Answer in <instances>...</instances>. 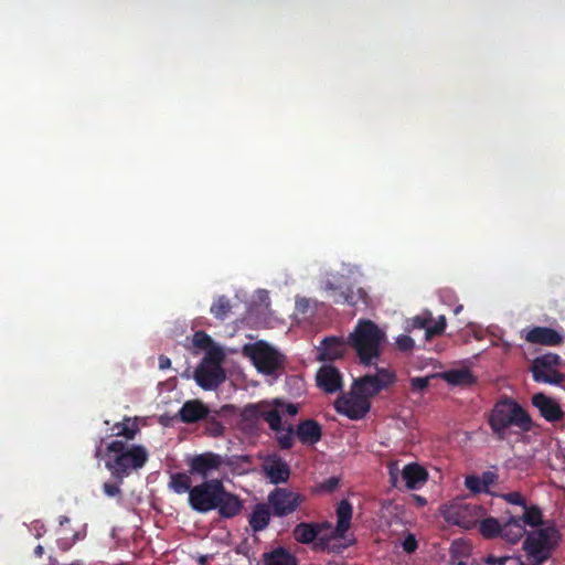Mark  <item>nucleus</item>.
I'll use <instances>...</instances> for the list:
<instances>
[{
    "label": "nucleus",
    "instance_id": "1",
    "mask_svg": "<svg viewBox=\"0 0 565 565\" xmlns=\"http://www.w3.org/2000/svg\"><path fill=\"white\" fill-rule=\"evenodd\" d=\"M189 505L199 513L216 510L223 519L241 514L244 502L235 493L225 489L221 479L204 480L193 487L188 497Z\"/></svg>",
    "mask_w": 565,
    "mask_h": 565
},
{
    "label": "nucleus",
    "instance_id": "2",
    "mask_svg": "<svg viewBox=\"0 0 565 565\" xmlns=\"http://www.w3.org/2000/svg\"><path fill=\"white\" fill-rule=\"evenodd\" d=\"M487 422L498 440H505L511 427H518L522 433H529L534 427L527 411L509 396H502L495 402Z\"/></svg>",
    "mask_w": 565,
    "mask_h": 565
},
{
    "label": "nucleus",
    "instance_id": "3",
    "mask_svg": "<svg viewBox=\"0 0 565 565\" xmlns=\"http://www.w3.org/2000/svg\"><path fill=\"white\" fill-rule=\"evenodd\" d=\"M148 459L149 452L142 445L116 439L106 446L105 467L119 482H122L134 471L143 468Z\"/></svg>",
    "mask_w": 565,
    "mask_h": 565
},
{
    "label": "nucleus",
    "instance_id": "4",
    "mask_svg": "<svg viewBox=\"0 0 565 565\" xmlns=\"http://www.w3.org/2000/svg\"><path fill=\"white\" fill-rule=\"evenodd\" d=\"M386 334L372 320L361 319L348 338V343L354 349L361 364L372 365L380 358Z\"/></svg>",
    "mask_w": 565,
    "mask_h": 565
},
{
    "label": "nucleus",
    "instance_id": "5",
    "mask_svg": "<svg viewBox=\"0 0 565 565\" xmlns=\"http://www.w3.org/2000/svg\"><path fill=\"white\" fill-rule=\"evenodd\" d=\"M559 540L561 534L555 526H544L526 534L523 550L532 564L541 565L552 556Z\"/></svg>",
    "mask_w": 565,
    "mask_h": 565
},
{
    "label": "nucleus",
    "instance_id": "6",
    "mask_svg": "<svg viewBox=\"0 0 565 565\" xmlns=\"http://www.w3.org/2000/svg\"><path fill=\"white\" fill-rule=\"evenodd\" d=\"M562 358L556 353H545L536 356L530 366L533 381L551 385H561L565 375L558 371Z\"/></svg>",
    "mask_w": 565,
    "mask_h": 565
},
{
    "label": "nucleus",
    "instance_id": "7",
    "mask_svg": "<svg viewBox=\"0 0 565 565\" xmlns=\"http://www.w3.org/2000/svg\"><path fill=\"white\" fill-rule=\"evenodd\" d=\"M306 501V497L288 488L276 487L268 497L267 502L274 516L284 518L292 514Z\"/></svg>",
    "mask_w": 565,
    "mask_h": 565
},
{
    "label": "nucleus",
    "instance_id": "8",
    "mask_svg": "<svg viewBox=\"0 0 565 565\" xmlns=\"http://www.w3.org/2000/svg\"><path fill=\"white\" fill-rule=\"evenodd\" d=\"M256 369L267 375L274 374L281 369L285 358L273 347L265 342H257L245 349Z\"/></svg>",
    "mask_w": 565,
    "mask_h": 565
},
{
    "label": "nucleus",
    "instance_id": "9",
    "mask_svg": "<svg viewBox=\"0 0 565 565\" xmlns=\"http://www.w3.org/2000/svg\"><path fill=\"white\" fill-rule=\"evenodd\" d=\"M395 381V375L387 369H377L375 374L359 377L353 383V390L369 399L388 387Z\"/></svg>",
    "mask_w": 565,
    "mask_h": 565
},
{
    "label": "nucleus",
    "instance_id": "10",
    "mask_svg": "<svg viewBox=\"0 0 565 565\" xmlns=\"http://www.w3.org/2000/svg\"><path fill=\"white\" fill-rule=\"evenodd\" d=\"M189 473L199 476L204 480H210L209 477L221 469L222 466L227 465L225 458L213 451H205L200 455L190 457L186 460Z\"/></svg>",
    "mask_w": 565,
    "mask_h": 565
},
{
    "label": "nucleus",
    "instance_id": "11",
    "mask_svg": "<svg viewBox=\"0 0 565 565\" xmlns=\"http://www.w3.org/2000/svg\"><path fill=\"white\" fill-rule=\"evenodd\" d=\"M334 408L339 414L345 415L352 420H359L369 413L371 403L366 396L354 391L349 395L341 394L334 402Z\"/></svg>",
    "mask_w": 565,
    "mask_h": 565
},
{
    "label": "nucleus",
    "instance_id": "12",
    "mask_svg": "<svg viewBox=\"0 0 565 565\" xmlns=\"http://www.w3.org/2000/svg\"><path fill=\"white\" fill-rule=\"evenodd\" d=\"M326 290L337 305L356 306L360 301H364L366 297V292L362 288H355L352 285H337L332 281H327Z\"/></svg>",
    "mask_w": 565,
    "mask_h": 565
},
{
    "label": "nucleus",
    "instance_id": "13",
    "mask_svg": "<svg viewBox=\"0 0 565 565\" xmlns=\"http://www.w3.org/2000/svg\"><path fill=\"white\" fill-rule=\"evenodd\" d=\"M262 470L273 484L287 483L291 475L289 465L277 454H270L264 458Z\"/></svg>",
    "mask_w": 565,
    "mask_h": 565
},
{
    "label": "nucleus",
    "instance_id": "14",
    "mask_svg": "<svg viewBox=\"0 0 565 565\" xmlns=\"http://www.w3.org/2000/svg\"><path fill=\"white\" fill-rule=\"evenodd\" d=\"M481 507L478 504L461 503L451 507L448 520L463 529L473 527L480 516Z\"/></svg>",
    "mask_w": 565,
    "mask_h": 565
},
{
    "label": "nucleus",
    "instance_id": "15",
    "mask_svg": "<svg viewBox=\"0 0 565 565\" xmlns=\"http://www.w3.org/2000/svg\"><path fill=\"white\" fill-rule=\"evenodd\" d=\"M524 332V340L532 344L558 347L565 341L564 333L550 327H533Z\"/></svg>",
    "mask_w": 565,
    "mask_h": 565
},
{
    "label": "nucleus",
    "instance_id": "16",
    "mask_svg": "<svg viewBox=\"0 0 565 565\" xmlns=\"http://www.w3.org/2000/svg\"><path fill=\"white\" fill-rule=\"evenodd\" d=\"M531 403L548 423H556L564 418V411L561 405L543 392L534 394L531 397Z\"/></svg>",
    "mask_w": 565,
    "mask_h": 565
},
{
    "label": "nucleus",
    "instance_id": "17",
    "mask_svg": "<svg viewBox=\"0 0 565 565\" xmlns=\"http://www.w3.org/2000/svg\"><path fill=\"white\" fill-rule=\"evenodd\" d=\"M348 341L340 337H326L317 347V360L321 362H332L344 356Z\"/></svg>",
    "mask_w": 565,
    "mask_h": 565
},
{
    "label": "nucleus",
    "instance_id": "18",
    "mask_svg": "<svg viewBox=\"0 0 565 565\" xmlns=\"http://www.w3.org/2000/svg\"><path fill=\"white\" fill-rule=\"evenodd\" d=\"M194 379L203 390H214L225 381V372L220 364L201 365L195 370Z\"/></svg>",
    "mask_w": 565,
    "mask_h": 565
},
{
    "label": "nucleus",
    "instance_id": "19",
    "mask_svg": "<svg viewBox=\"0 0 565 565\" xmlns=\"http://www.w3.org/2000/svg\"><path fill=\"white\" fill-rule=\"evenodd\" d=\"M317 386L327 394H333L342 388V375L333 365H322L316 375Z\"/></svg>",
    "mask_w": 565,
    "mask_h": 565
},
{
    "label": "nucleus",
    "instance_id": "20",
    "mask_svg": "<svg viewBox=\"0 0 565 565\" xmlns=\"http://www.w3.org/2000/svg\"><path fill=\"white\" fill-rule=\"evenodd\" d=\"M210 414V408L200 399L186 401L178 412L180 420L184 424H195Z\"/></svg>",
    "mask_w": 565,
    "mask_h": 565
},
{
    "label": "nucleus",
    "instance_id": "21",
    "mask_svg": "<svg viewBox=\"0 0 565 565\" xmlns=\"http://www.w3.org/2000/svg\"><path fill=\"white\" fill-rule=\"evenodd\" d=\"M296 435L303 445H316L322 437L321 425L315 419L301 420L296 429Z\"/></svg>",
    "mask_w": 565,
    "mask_h": 565
},
{
    "label": "nucleus",
    "instance_id": "22",
    "mask_svg": "<svg viewBox=\"0 0 565 565\" xmlns=\"http://www.w3.org/2000/svg\"><path fill=\"white\" fill-rule=\"evenodd\" d=\"M352 514V504L345 499L341 500L337 507L338 520L334 531L332 533V536L334 539H342L344 536V534L351 526Z\"/></svg>",
    "mask_w": 565,
    "mask_h": 565
},
{
    "label": "nucleus",
    "instance_id": "23",
    "mask_svg": "<svg viewBox=\"0 0 565 565\" xmlns=\"http://www.w3.org/2000/svg\"><path fill=\"white\" fill-rule=\"evenodd\" d=\"M271 514L268 503H257L249 515V526L255 533L264 531L269 525Z\"/></svg>",
    "mask_w": 565,
    "mask_h": 565
},
{
    "label": "nucleus",
    "instance_id": "24",
    "mask_svg": "<svg viewBox=\"0 0 565 565\" xmlns=\"http://www.w3.org/2000/svg\"><path fill=\"white\" fill-rule=\"evenodd\" d=\"M524 534L525 527L519 516H511L501 525L500 537L510 544L518 543Z\"/></svg>",
    "mask_w": 565,
    "mask_h": 565
},
{
    "label": "nucleus",
    "instance_id": "25",
    "mask_svg": "<svg viewBox=\"0 0 565 565\" xmlns=\"http://www.w3.org/2000/svg\"><path fill=\"white\" fill-rule=\"evenodd\" d=\"M402 477L405 480L407 489H417L422 483L427 480V471L417 463H408L402 471Z\"/></svg>",
    "mask_w": 565,
    "mask_h": 565
},
{
    "label": "nucleus",
    "instance_id": "26",
    "mask_svg": "<svg viewBox=\"0 0 565 565\" xmlns=\"http://www.w3.org/2000/svg\"><path fill=\"white\" fill-rule=\"evenodd\" d=\"M322 524L301 522L292 531L294 537L301 544L312 543L321 532Z\"/></svg>",
    "mask_w": 565,
    "mask_h": 565
},
{
    "label": "nucleus",
    "instance_id": "27",
    "mask_svg": "<svg viewBox=\"0 0 565 565\" xmlns=\"http://www.w3.org/2000/svg\"><path fill=\"white\" fill-rule=\"evenodd\" d=\"M264 565H298L297 557L285 547H277L263 556Z\"/></svg>",
    "mask_w": 565,
    "mask_h": 565
},
{
    "label": "nucleus",
    "instance_id": "28",
    "mask_svg": "<svg viewBox=\"0 0 565 565\" xmlns=\"http://www.w3.org/2000/svg\"><path fill=\"white\" fill-rule=\"evenodd\" d=\"M441 377L450 385L469 386L476 382V377L468 369L449 370L441 374Z\"/></svg>",
    "mask_w": 565,
    "mask_h": 565
},
{
    "label": "nucleus",
    "instance_id": "29",
    "mask_svg": "<svg viewBox=\"0 0 565 565\" xmlns=\"http://www.w3.org/2000/svg\"><path fill=\"white\" fill-rule=\"evenodd\" d=\"M191 475L188 472H174L170 476L169 488L177 494L186 493L193 489Z\"/></svg>",
    "mask_w": 565,
    "mask_h": 565
},
{
    "label": "nucleus",
    "instance_id": "30",
    "mask_svg": "<svg viewBox=\"0 0 565 565\" xmlns=\"http://www.w3.org/2000/svg\"><path fill=\"white\" fill-rule=\"evenodd\" d=\"M113 430L115 431V436L126 438V441L135 439L136 435L139 433L140 428L136 422L130 417H125L121 423H117L114 425Z\"/></svg>",
    "mask_w": 565,
    "mask_h": 565
},
{
    "label": "nucleus",
    "instance_id": "31",
    "mask_svg": "<svg viewBox=\"0 0 565 565\" xmlns=\"http://www.w3.org/2000/svg\"><path fill=\"white\" fill-rule=\"evenodd\" d=\"M232 305L226 296H218L212 303L210 312L214 318L224 321L231 312Z\"/></svg>",
    "mask_w": 565,
    "mask_h": 565
},
{
    "label": "nucleus",
    "instance_id": "32",
    "mask_svg": "<svg viewBox=\"0 0 565 565\" xmlns=\"http://www.w3.org/2000/svg\"><path fill=\"white\" fill-rule=\"evenodd\" d=\"M501 523L492 516L483 519L479 524V532L486 539H495L501 534Z\"/></svg>",
    "mask_w": 565,
    "mask_h": 565
},
{
    "label": "nucleus",
    "instance_id": "33",
    "mask_svg": "<svg viewBox=\"0 0 565 565\" xmlns=\"http://www.w3.org/2000/svg\"><path fill=\"white\" fill-rule=\"evenodd\" d=\"M203 420L205 423V434H207L209 436L220 437L224 434V425L218 419L217 412L210 411V414L205 418H203Z\"/></svg>",
    "mask_w": 565,
    "mask_h": 565
},
{
    "label": "nucleus",
    "instance_id": "34",
    "mask_svg": "<svg viewBox=\"0 0 565 565\" xmlns=\"http://www.w3.org/2000/svg\"><path fill=\"white\" fill-rule=\"evenodd\" d=\"M523 515L522 516H519L521 520H522V524L525 525H530L532 527H535V526H539L542 524V511L539 507L536 505H531V507H527L525 504V507H523Z\"/></svg>",
    "mask_w": 565,
    "mask_h": 565
},
{
    "label": "nucleus",
    "instance_id": "35",
    "mask_svg": "<svg viewBox=\"0 0 565 565\" xmlns=\"http://www.w3.org/2000/svg\"><path fill=\"white\" fill-rule=\"evenodd\" d=\"M263 411L260 404H247L242 409L241 416L244 422L255 424L263 417Z\"/></svg>",
    "mask_w": 565,
    "mask_h": 565
},
{
    "label": "nucleus",
    "instance_id": "36",
    "mask_svg": "<svg viewBox=\"0 0 565 565\" xmlns=\"http://www.w3.org/2000/svg\"><path fill=\"white\" fill-rule=\"evenodd\" d=\"M262 418L269 425L271 430H281V416L277 409H264Z\"/></svg>",
    "mask_w": 565,
    "mask_h": 565
},
{
    "label": "nucleus",
    "instance_id": "37",
    "mask_svg": "<svg viewBox=\"0 0 565 565\" xmlns=\"http://www.w3.org/2000/svg\"><path fill=\"white\" fill-rule=\"evenodd\" d=\"M277 443L281 449L288 450L294 446V435L295 431L291 426H289L285 431H277Z\"/></svg>",
    "mask_w": 565,
    "mask_h": 565
},
{
    "label": "nucleus",
    "instance_id": "38",
    "mask_svg": "<svg viewBox=\"0 0 565 565\" xmlns=\"http://www.w3.org/2000/svg\"><path fill=\"white\" fill-rule=\"evenodd\" d=\"M446 329V318L440 316L434 324L426 328V339L429 340L434 337L440 335Z\"/></svg>",
    "mask_w": 565,
    "mask_h": 565
},
{
    "label": "nucleus",
    "instance_id": "39",
    "mask_svg": "<svg viewBox=\"0 0 565 565\" xmlns=\"http://www.w3.org/2000/svg\"><path fill=\"white\" fill-rule=\"evenodd\" d=\"M213 344L212 338L204 331H196L193 334V345L198 349L207 350Z\"/></svg>",
    "mask_w": 565,
    "mask_h": 565
},
{
    "label": "nucleus",
    "instance_id": "40",
    "mask_svg": "<svg viewBox=\"0 0 565 565\" xmlns=\"http://www.w3.org/2000/svg\"><path fill=\"white\" fill-rule=\"evenodd\" d=\"M465 486L473 493L486 492L482 480L478 476H468L465 479Z\"/></svg>",
    "mask_w": 565,
    "mask_h": 565
},
{
    "label": "nucleus",
    "instance_id": "41",
    "mask_svg": "<svg viewBox=\"0 0 565 565\" xmlns=\"http://www.w3.org/2000/svg\"><path fill=\"white\" fill-rule=\"evenodd\" d=\"M114 482H105L103 484V491L107 497L115 498L121 495L120 484L118 480L114 479Z\"/></svg>",
    "mask_w": 565,
    "mask_h": 565
},
{
    "label": "nucleus",
    "instance_id": "42",
    "mask_svg": "<svg viewBox=\"0 0 565 565\" xmlns=\"http://www.w3.org/2000/svg\"><path fill=\"white\" fill-rule=\"evenodd\" d=\"M501 498L511 504L520 505L522 508L526 504L525 498L518 491L503 493L501 494Z\"/></svg>",
    "mask_w": 565,
    "mask_h": 565
},
{
    "label": "nucleus",
    "instance_id": "43",
    "mask_svg": "<svg viewBox=\"0 0 565 565\" xmlns=\"http://www.w3.org/2000/svg\"><path fill=\"white\" fill-rule=\"evenodd\" d=\"M396 345L399 351L408 352L414 348V340L409 335L402 334L397 337Z\"/></svg>",
    "mask_w": 565,
    "mask_h": 565
},
{
    "label": "nucleus",
    "instance_id": "44",
    "mask_svg": "<svg viewBox=\"0 0 565 565\" xmlns=\"http://www.w3.org/2000/svg\"><path fill=\"white\" fill-rule=\"evenodd\" d=\"M402 547L408 554L414 553L418 547V543H417L415 535L412 533H408L406 535V537L404 539V541L402 542Z\"/></svg>",
    "mask_w": 565,
    "mask_h": 565
},
{
    "label": "nucleus",
    "instance_id": "45",
    "mask_svg": "<svg viewBox=\"0 0 565 565\" xmlns=\"http://www.w3.org/2000/svg\"><path fill=\"white\" fill-rule=\"evenodd\" d=\"M480 479L482 480V486H483L486 492H488L489 487L494 484L495 481L498 480V475L493 471L488 470L481 475Z\"/></svg>",
    "mask_w": 565,
    "mask_h": 565
},
{
    "label": "nucleus",
    "instance_id": "46",
    "mask_svg": "<svg viewBox=\"0 0 565 565\" xmlns=\"http://www.w3.org/2000/svg\"><path fill=\"white\" fill-rule=\"evenodd\" d=\"M29 530H30V532L33 533V535L36 539L42 537L46 532L45 525L40 520H34L33 522H31Z\"/></svg>",
    "mask_w": 565,
    "mask_h": 565
},
{
    "label": "nucleus",
    "instance_id": "47",
    "mask_svg": "<svg viewBox=\"0 0 565 565\" xmlns=\"http://www.w3.org/2000/svg\"><path fill=\"white\" fill-rule=\"evenodd\" d=\"M429 385V377H413L411 380V386L414 391H423Z\"/></svg>",
    "mask_w": 565,
    "mask_h": 565
},
{
    "label": "nucleus",
    "instance_id": "48",
    "mask_svg": "<svg viewBox=\"0 0 565 565\" xmlns=\"http://www.w3.org/2000/svg\"><path fill=\"white\" fill-rule=\"evenodd\" d=\"M509 559H510L509 556L497 557L493 555H489V556H487L484 562L487 565H505Z\"/></svg>",
    "mask_w": 565,
    "mask_h": 565
},
{
    "label": "nucleus",
    "instance_id": "49",
    "mask_svg": "<svg viewBox=\"0 0 565 565\" xmlns=\"http://www.w3.org/2000/svg\"><path fill=\"white\" fill-rule=\"evenodd\" d=\"M338 484H339V479L335 477H331L321 483V489L331 492V491L335 490Z\"/></svg>",
    "mask_w": 565,
    "mask_h": 565
},
{
    "label": "nucleus",
    "instance_id": "50",
    "mask_svg": "<svg viewBox=\"0 0 565 565\" xmlns=\"http://www.w3.org/2000/svg\"><path fill=\"white\" fill-rule=\"evenodd\" d=\"M428 323H429V319L419 317V316L415 317L412 321V324L414 328L425 329V330L428 327Z\"/></svg>",
    "mask_w": 565,
    "mask_h": 565
},
{
    "label": "nucleus",
    "instance_id": "51",
    "mask_svg": "<svg viewBox=\"0 0 565 565\" xmlns=\"http://www.w3.org/2000/svg\"><path fill=\"white\" fill-rule=\"evenodd\" d=\"M171 366V360L166 355L159 356V367L161 370L169 369Z\"/></svg>",
    "mask_w": 565,
    "mask_h": 565
},
{
    "label": "nucleus",
    "instance_id": "52",
    "mask_svg": "<svg viewBox=\"0 0 565 565\" xmlns=\"http://www.w3.org/2000/svg\"><path fill=\"white\" fill-rule=\"evenodd\" d=\"M57 545H58V548L62 551V552H66L71 548L72 546V542H68L66 540H58L57 541Z\"/></svg>",
    "mask_w": 565,
    "mask_h": 565
},
{
    "label": "nucleus",
    "instance_id": "53",
    "mask_svg": "<svg viewBox=\"0 0 565 565\" xmlns=\"http://www.w3.org/2000/svg\"><path fill=\"white\" fill-rule=\"evenodd\" d=\"M298 411H299V408H298V405H296V404H287V406H286V412L290 416H295L296 414H298Z\"/></svg>",
    "mask_w": 565,
    "mask_h": 565
},
{
    "label": "nucleus",
    "instance_id": "54",
    "mask_svg": "<svg viewBox=\"0 0 565 565\" xmlns=\"http://www.w3.org/2000/svg\"><path fill=\"white\" fill-rule=\"evenodd\" d=\"M390 478H391L392 484L394 487H396L397 486V472L394 469V465L390 466Z\"/></svg>",
    "mask_w": 565,
    "mask_h": 565
},
{
    "label": "nucleus",
    "instance_id": "55",
    "mask_svg": "<svg viewBox=\"0 0 565 565\" xmlns=\"http://www.w3.org/2000/svg\"><path fill=\"white\" fill-rule=\"evenodd\" d=\"M33 553L35 557H42L44 555V547L39 544L35 546Z\"/></svg>",
    "mask_w": 565,
    "mask_h": 565
},
{
    "label": "nucleus",
    "instance_id": "56",
    "mask_svg": "<svg viewBox=\"0 0 565 565\" xmlns=\"http://www.w3.org/2000/svg\"><path fill=\"white\" fill-rule=\"evenodd\" d=\"M307 305H308V300H306V299L297 301V307L299 310H303L307 307Z\"/></svg>",
    "mask_w": 565,
    "mask_h": 565
},
{
    "label": "nucleus",
    "instance_id": "57",
    "mask_svg": "<svg viewBox=\"0 0 565 565\" xmlns=\"http://www.w3.org/2000/svg\"><path fill=\"white\" fill-rule=\"evenodd\" d=\"M70 522V518L62 515L60 516V525H64Z\"/></svg>",
    "mask_w": 565,
    "mask_h": 565
},
{
    "label": "nucleus",
    "instance_id": "58",
    "mask_svg": "<svg viewBox=\"0 0 565 565\" xmlns=\"http://www.w3.org/2000/svg\"><path fill=\"white\" fill-rule=\"evenodd\" d=\"M49 562H50V565H60L58 561L53 556L49 557Z\"/></svg>",
    "mask_w": 565,
    "mask_h": 565
},
{
    "label": "nucleus",
    "instance_id": "59",
    "mask_svg": "<svg viewBox=\"0 0 565 565\" xmlns=\"http://www.w3.org/2000/svg\"><path fill=\"white\" fill-rule=\"evenodd\" d=\"M452 564H455V565H467V563L465 561H462V559H460V561H458L456 563L452 562Z\"/></svg>",
    "mask_w": 565,
    "mask_h": 565
},
{
    "label": "nucleus",
    "instance_id": "60",
    "mask_svg": "<svg viewBox=\"0 0 565 565\" xmlns=\"http://www.w3.org/2000/svg\"><path fill=\"white\" fill-rule=\"evenodd\" d=\"M461 310H462V306L461 305L456 307L455 315H458Z\"/></svg>",
    "mask_w": 565,
    "mask_h": 565
},
{
    "label": "nucleus",
    "instance_id": "61",
    "mask_svg": "<svg viewBox=\"0 0 565 565\" xmlns=\"http://www.w3.org/2000/svg\"><path fill=\"white\" fill-rule=\"evenodd\" d=\"M78 539L77 534L73 536V542H75Z\"/></svg>",
    "mask_w": 565,
    "mask_h": 565
}]
</instances>
